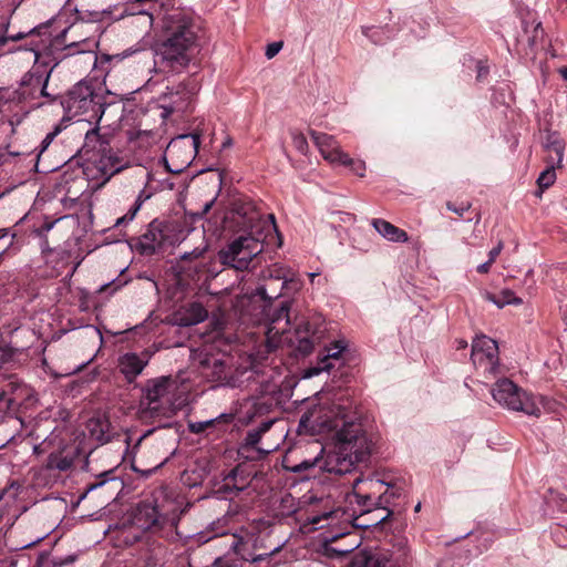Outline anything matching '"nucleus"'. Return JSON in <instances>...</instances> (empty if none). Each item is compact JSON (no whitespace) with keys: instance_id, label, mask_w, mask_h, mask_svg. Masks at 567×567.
Returning <instances> with one entry per match:
<instances>
[{"instance_id":"51","label":"nucleus","mask_w":567,"mask_h":567,"mask_svg":"<svg viewBox=\"0 0 567 567\" xmlns=\"http://www.w3.org/2000/svg\"><path fill=\"white\" fill-rule=\"evenodd\" d=\"M560 73H561V75L564 76V79H566V80H567V68L563 69V70L560 71Z\"/></svg>"},{"instance_id":"44","label":"nucleus","mask_w":567,"mask_h":567,"mask_svg":"<svg viewBox=\"0 0 567 567\" xmlns=\"http://www.w3.org/2000/svg\"><path fill=\"white\" fill-rule=\"evenodd\" d=\"M97 130H91L86 133L85 138L86 141H92L93 138L97 137Z\"/></svg>"},{"instance_id":"29","label":"nucleus","mask_w":567,"mask_h":567,"mask_svg":"<svg viewBox=\"0 0 567 567\" xmlns=\"http://www.w3.org/2000/svg\"><path fill=\"white\" fill-rule=\"evenodd\" d=\"M274 421H267L260 424L258 430L248 432L246 436V445L256 447L259 443L261 435L266 433L272 425Z\"/></svg>"},{"instance_id":"22","label":"nucleus","mask_w":567,"mask_h":567,"mask_svg":"<svg viewBox=\"0 0 567 567\" xmlns=\"http://www.w3.org/2000/svg\"><path fill=\"white\" fill-rule=\"evenodd\" d=\"M75 454L73 451H66L63 449L49 455L47 461V468L66 471L72 466Z\"/></svg>"},{"instance_id":"1","label":"nucleus","mask_w":567,"mask_h":567,"mask_svg":"<svg viewBox=\"0 0 567 567\" xmlns=\"http://www.w3.org/2000/svg\"><path fill=\"white\" fill-rule=\"evenodd\" d=\"M200 28L186 12L174 9L162 17L156 53L161 63L175 72H182L200 52Z\"/></svg>"},{"instance_id":"58","label":"nucleus","mask_w":567,"mask_h":567,"mask_svg":"<svg viewBox=\"0 0 567 567\" xmlns=\"http://www.w3.org/2000/svg\"><path fill=\"white\" fill-rule=\"evenodd\" d=\"M280 548H281L280 546H279V547H277V548H275V549L271 551V554H270V555L278 553V551L280 550Z\"/></svg>"},{"instance_id":"32","label":"nucleus","mask_w":567,"mask_h":567,"mask_svg":"<svg viewBox=\"0 0 567 567\" xmlns=\"http://www.w3.org/2000/svg\"><path fill=\"white\" fill-rule=\"evenodd\" d=\"M216 420L217 419H210L207 421L192 422L189 423L188 429L192 433L198 434L204 432L209 426H212L216 422Z\"/></svg>"},{"instance_id":"53","label":"nucleus","mask_w":567,"mask_h":567,"mask_svg":"<svg viewBox=\"0 0 567 567\" xmlns=\"http://www.w3.org/2000/svg\"><path fill=\"white\" fill-rule=\"evenodd\" d=\"M546 152H547V156L548 157L549 155L554 156L555 157V151H548L546 147H545Z\"/></svg>"},{"instance_id":"10","label":"nucleus","mask_w":567,"mask_h":567,"mask_svg":"<svg viewBox=\"0 0 567 567\" xmlns=\"http://www.w3.org/2000/svg\"><path fill=\"white\" fill-rule=\"evenodd\" d=\"M545 147L550 152L555 151V157L549 155L546 157V162L548 164L547 168L540 173L537 178V184L539 188L543 190L551 186L556 181V172L557 167H561L565 143L563 140L558 138L555 135H549L545 143Z\"/></svg>"},{"instance_id":"61","label":"nucleus","mask_w":567,"mask_h":567,"mask_svg":"<svg viewBox=\"0 0 567 567\" xmlns=\"http://www.w3.org/2000/svg\"><path fill=\"white\" fill-rule=\"evenodd\" d=\"M421 508V504L419 503L416 506H415V512H419Z\"/></svg>"},{"instance_id":"21","label":"nucleus","mask_w":567,"mask_h":567,"mask_svg":"<svg viewBox=\"0 0 567 567\" xmlns=\"http://www.w3.org/2000/svg\"><path fill=\"white\" fill-rule=\"evenodd\" d=\"M95 167L101 172V176L104 181H109L114 174L122 171L123 165L116 156L111 153H103L96 161Z\"/></svg>"},{"instance_id":"30","label":"nucleus","mask_w":567,"mask_h":567,"mask_svg":"<svg viewBox=\"0 0 567 567\" xmlns=\"http://www.w3.org/2000/svg\"><path fill=\"white\" fill-rule=\"evenodd\" d=\"M291 138L296 150L299 151L301 154H307L309 146L305 134L298 131H292Z\"/></svg>"},{"instance_id":"56","label":"nucleus","mask_w":567,"mask_h":567,"mask_svg":"<svg viewBox=\"0 0 567 567\" xmlns=\"http://www.w3.org/2000/svg\"><path fill=\"white\" fill-rule=\"evenodd\" d=\"M317 275H318V274H316V272H311V274H309V277H310L311 281H313V279H315V277H316Z\"/></svg>"},{"instance_id":"50","label":"nucleus","mask_w":567,"mask_h":567,"mask_svg":"<svg viewBox=\"0 0 567 567\" xmlns=\"http://www.w3.org/2000/svg\"><path fill=\"white\" fill-rule=\"evenodd\" d=\"M7 41H8V38H7V37H0V48H1L2 45H4V44L7 43Z\"/></svg>"},{"instance_id":"37","label":"nucleus","mask_w":567,"mask_h":567,"mask_svg":"<svg viewBox=\"0 0 567 567\" xmlns=\"http://www.w3.org/2000/svg\"><path fill=\"white\" fill-rule=\"evenodd\" d=\"M281 48H282V42H272L267 45L265 54L268 59H272L275 55H277L279 53Z\"/></svg>"},{"instance_id":"9","label":"nucleus","mask_w":567,"mask_h":567,"mask_svg":"<svg viewBox=\"0 0 567 567\" xmlns=\"http://www.w3.org/2000/svg\"><path fill=\"white\" fill-rule=\"evenodd\" d=\"M198 91L195 82L179 83L176 86L168 87L162 95V107L164 117L175 112H185Z\"/></svg>"},{"instance_id":"20","label":"nucleus","mask_w":567,"mask_h":567,"mask_svg":"<svg viewBox=\"0 0 567 567\" xmlns=\"http://www.w3.org/2000/svg\"><path fill=\"white\" fill-rule=\"evenodd\" d=\"M146 363L136 353H125L118 360V368L125 378L132 381L143 371Z\"/></svg>"},{"instance_id":"15","label":"nucleus","mask_w":567,"mask_h":567,"mask_svg":"<svg viewBox=\"0 0 567 567\" xmlns=\"http://www.w3.org/2000/svg\"><path fill=\"white\" fill-rule=\"evenodd\" d=\"M164 227V224L158 220H153L148 225L147 230L140 239V247L143 252L152 254L163 245L166 239Z\"/></svg>"},{"instance_id":"24","label":"nucleus","mask_w":567,"mask_h":567,"mask_svg":"<svg viewBox=\"0 0 567 567\" xmlns=\"http://www.w3.org/2000/svg\"><path fill=\"white\" fill-rule=\"evenodd\" d=\"M205 367L212 369L206 375L212 377L214 381L224 382L228 380V368L226 363L219 359H212L204 362Z\"/></svg>"},{"instance_id":"14","label":"nucleus","mask_w":567,"mask_h":567,"mask_svg":"<svg viewBox=\"0 0 567 567\" xmlns=\"http://www.w3.org/2000/svg\"><path fill=\"white\" fill-rule=\"evenodd\" d=\"M322 503V511L312 509L309 513L307 517L308 523L316 525L319 528H323L326 526L334 524L336 522H339L340 518H342L346 515V513L341 508L334 507V505L330 503L329 498H327Z\"/></svg>"},{"instance_id":"31","label":"nucleus","mask_w":567,"mask_h":567,"mask_svg":"<svg viewBox=\"0 0 567 567\" xmlns=\"http://www.w3.org/2000/svg\"><path fill=\"white\" fill-rule=\"evenodd\" d=\"M142 203H143V200H142L141 196H138V198L136 199L134 206L128 210V213L116 219V221L114 224V227H120L123 224L133 220V218L135 217L136 213L141 208Z\"/></svg>"},{"instance_id":"57","label":"nucleus","mask_w":567,"mask_h":567,"mask_svg":"<svg viewBox=\"0 0 567 567\" xmlns=\"http://www.w3.org/2000/svg\"><path fill=\"white\" fill-rule=\"evenodd\" d=\"M390 515V511H388L386 515L381 517L379 522H383Z\"/></svg>"},{"instance_id":"12","label":"nucleus","mask_w":567,"mask_h":567,"mask_svg":"<svg viewBox=\"0 0 567 567\" xmlns=\"http://www.w3.org/2000/svg\"><path fill=\"white\" fill-rule=\"evenodd\" d=\"M310 136L326 161L338 164H348L351 162L349 155L341 151L333 136L316 131H311Z\"/></svg>"},{"instance_id":"5","label":"nucleus","mask_w":567,"mask_h":567,"mask_svg":"<svg viewBox=\"0 0 567 567\" xmlns=\"http://www.w3.org/2000/svg\"><path fill=\"white\" fill-rule=\"evenodd\" d=\"M62 105L71 117L85 114H91L90 117H100L102 113L100 97L87 82L75 84L62 102Z\"/></svg>"},{"instance_id":"34","label":"nucleus","mask_w":567,"mask_h":567,"mask_svg":"<svg viewBox=\"0 0 567 567\" xmlns=\"http://www.w3.org/2000/svg\"><path fill=\"white\" fill-rule=\"evenodd\" d=\"M297 350L302 354H308L313 350V342L309 338H301L298 342Z\"/></svg>"},{"instance_id":"36","label":"nucleus","mask_w":567,"mask_h":567,"mask_svg":"<svg viewBox=\"0 0 567 567\" xmlns=\"http://www.w3.org/2000/svg\"><path fill=\"white\" fill-rule=\"evenodd\" d=\"M347 165L351 166L352 171L360 177H363L365 174V164L362 161H353L351 159L350 163Z\"/></svg>"},{"instance_id":"26","label":"nucleus","mask_w":567,"mask_h":567,"mask_svg":"<svg viewBox=\"0 0 567 567\" xmlns=\"http://www.w3.org/2000/svg\"><path fill=\"white\" fill-rule=\"evenodd\" d=\"M208 313L200 303H192L187 309V316L182 319V324L193 326L203 322Z\"/></svg>"},{"instance_id":"7","label":"nucleus","mask_w":567,"mask_h":567,"mask_svg":"<svg viewBox=\"0 0 567 567\" xmlns=\"http://www.w3.org/2000/svg\"><path fill=\"white\" fill-rule=\"evenodd\" d=\"M264 249L262 241L252 236H243L231 243L227 250L223 251L221 259L237 270L248 269L251 260Z\"/></svg>"},{"instance_id":"43","label":"nucleus","mask_w":567,"mask_h":567,"mask_svg":"<svg viewBox=\"0 0 567 567\" xmlns=\"http://www.w3.org/2000/svg\"><path fill=\"white\" fill-rule=\"evenodd\" d=\"M214 203H215V198H213L209 202L205 203V205L203 207L202 215L207 214L210 210V208L213 207Z\"/></svg>"},{"instance_id":"52","label":"nucleus","mask_w":567,"mask_h":567,"mask_svg":"<svg viewBox=\"0 0 567 567\" xmlns=\"http://www.w3.org/2000/svg\"><path fill=\"white\" fill-rule=\"evenodd\" d=\"M11 155L18 156V155H24L25 152H10Z\"/></svg>"},{"instance_id":"19","label":"nucleus","mask_w":567,"mask_h":567,"mask_svg":"<svg viewBox=\"0 0 567 567\" xmlns=\"http://www.w3.org/2000/svg\"><path fill=\"white\" fill-rule=\"evenodd\" d=\"M371 224L373 228L386 240L393 243H406L409 240V236L405 230L394 226L385 219L375 218Z\"/></svg>"},{"instance_id":"54","label":"nucleus","mask_w":567,"mask_h":567,"mask_svg":"<svg viewBox=\"0 0 567 567\" xmlns=\"http://www.w3.org/2000/svg\"><path fill=\"white\" fill-rule=\"evenodd\" d=\"M21 38V34L10 37L11 40L16 41Z\"/></svg>"},{"instance_id":"2","label":"nucleus","mask_w":567,"mask_h":567,"mask_svg":"<svg viewBox=\"0 0 567 567\" xmlns=\"http://www.w3.org/2000/svg\"><path fill=\"white\" fill-rule=\"evenodd\" d=\"M372 451V441L360 423H346L337 431L333 449L324 456L321 467L336 475L352 472L355 464L364 461Z\"/></svg>"},{"instance_id":"55","label":"nucleus","mask_w":567,"mask_h":567,"mask_svg":"<svg viewBox=\"0 0 567 567\" xmlns=\"http://www.w3.org/2000/svg\"><path fill=\"white\" fill-rule=\"evenodd\" d=\"M268 217H269V219H270V220H271V223H272V227H275V217H274V215H269Z\"/></svg>"},{"instance_id":"59","label":"nucleus","mask_w":567,"mask_h":567,"mask_svg":"<svg viewBox=\"0 0 567 567\" xmlns=\"http://www.w3.org/2000/svg\"><path fill=\"white\" fill-rule=\"evenodd\" d=\"M130 54H132V53H131V52L128 53L127 51H125V52H123V53H122V56H123V58H126V56H128Z\"/></svg>"},{"instance_id":"8","label":"nucleus","mask_w":567,"mask_h":567,"mask_svg":"<svg viewBox=\"0 0 567 567\" xmlns=\"http://www.w3.org/2000/svg\"><path fill=\"white\" fill-rule=\"evenodd\" d=\"M471 358L476 369L494 374L498 367V346L495 340L481 336L474 339Z\"/></svg>"},{"instance_id":"33","label":"nucleus","mask_w":567,"mask_h":567,"mask_svg":"<svg viewBox=\"0 0 567 567\" xmlns=\"http://www.w3.org/2000/svg\"><path fill=\"white\" fill-rule=\"evenodd\" d=\"M471 206L472 204L470 202L461 203L460 205H456L452 202L446 203V208L458 216H463L471 208Z\"/></svg>"},{"instance_id":"47","label":"nucleus","mask_w":567,"mask_h":567,"mask_svg":"<svg viewBox=\"0 0 567 567\" xmlns=\"http://www.w3.org/2000/svg\"><path fill=\"white\" fill-rule=\"evenodd\" d=\"M257 295H259V296H260V297H262V298H266V297H267L266 288H265L264 286L258 287V288H257Z\"/></svg>"},{"instance_id":"48","label":"nucleus","mask_w":567,"mask_h":567,"mask_svg":"<svg viewBox=\"0 0 567 567\" xmlns=\"http://www.w3.org/2000/svg\"><path fill=\"white\" fill-rule=\"evenodd\" d=\"M6 353L0 351V368L6 363L7 358Z\"/></svg>"},{"instance_id":"18","label":"nucleus","mask_w":567,"mask_h":567,"mask_svg":"<svg viewBox=\"0 0 567 567\" xmlns=\"http://www.w3.org/2000/svg\"><path fill=\"white\" fill-rule=\"evenodd\" d=\"M29 388L17 381L10 380L4 389L6 396L3 398L4 412L13 410L20 404V401L29 394Z\"/></svg>"},{"instance_id":"49","label":"nucleus","mask_w":567,"mask_h":567,"mask_svg":"<svg viewBox=\"0 0 567 567\" xmlns=\"http://www.w3.org/2000/svg\"><path fill=\"white\" fill-rule=\"evenodd\" d=\"M43 537H44V536H40V537H38L35 540H32V542H30L29 544L24 545V547H29V546H31V545H33V544H35V543H38V542L42 540V539H43Z\"/></svg>"},{"instance_id":"25","label":"nucleus","mask_w":567,"mask_h":567,"mask_svg":"<svg viewBox=\"0 0 567 567\" xmlns=\"http://www.w3.org/2000/svg\"><path fill=\"white\" fill-rule=\"evenodd\" d=\"M261 278L264 280H267V279L282 280L284 281L282 286H285V284L287 281L292 280V277L290 276L289 270L279 264H274V265L269 266L268 268L264 269L261 271Z\"/></svg>"},{"instance_id":"41","label":"nucleus","mask_w":567,"mask_h":567,"mask_svg":"<svg viewBox=\"0 0 567 567\" xmlns=\"http://www.w3.org/2000/svg\"><path fill=\"white\" fill-rule=\"evenodd\" d=\"M492 264H493V262H492L491 260H487L486 262H484V264H482V265H480V266L477 267V271H478L480 274H486V272H488V271H489V268H491V266H492Z\"/></svg>"},{"instance_id":"60","label":"nucleus","mask_w":567,"mask_h":567,"mask_svg":"<svg viewBox=\"0 0 567 567\" xmlns=\"http://www.w3.org/2000/svg\"><path fill=\"white\" fill-rule=\"evenodd\" d=\"M466 347V342L462 341L460 342V348H465Z\"/></svg>"},{"instance_id":"40","label":"nucleus","mask_w":567,"mask_h":567,"mask_svg":"<svg viewBox=\"0 0 567 567\" xmlns=\"http://www.w3.org/2000/svg\"><path fill=\"white\" fill-rule=\"evenodd\" d=\"M56 135V132H53V133H49L45 138L42 141V144H43V147H42V151L45 150L50 143L53 141V138L55 137Z\"/></svg>"},{"instance_id":"16","label":"nucleus","mask_w":567,"mask_h":567,"mask_svg":"<svg viewBox=\"0 0 567 567\" xmlns=\"http://www.w3.org/2000/svg\"><path fill=\"white\" fill-rule=\"evenodd\" d=\"M173 381L169 378L153 380L145 392V400L150 409L156 410L157 402L162 401L169 392Z\"/></svg>"},{"instance_id":"13","label":"nucleus","mask_w":567,"mask_h":567,"mask_svg":"<svg viewBox=\"0 0 567 567\" xmlns=\"http://www.w3.org/2000/svg\"><path fill=\"white\" fill-rule=\"evenodd\" d=\"M290 326L289 319V305L288 302H282L278 309L274 310V313L270 315L269 324L267 329V348L269 351L275 350L279 340L277 337L285 333Z\"/></svg>"},{"instance_id":"23","label":"nucleus","mask_w":567,"mask_h":567,"mask_svg":"<svg viewBox=\"0 0 567 567\" xmlns=\"http://www.w3.org/2000/svg\"><path fill=\"white\" fill-rule=\"evenodd\" d=\"M485 299L489 302H493L498 308H504L508 305L519 306L523 303L522 298L515 296L514 291L511 289H504L498 295H493L491 292L485 293Z\"/></svg>"},{"instance_id":"27","label":"nucleus","mask_w":567,"mask_h":567,"mask_svg":"<svg viewBox=\"0 0 567 567\" xmlns=\"http://www.w3.org/2000/svg\"><path fill=\"white\" fill-rule=\"evenodd\" d=\"M107 427V423L100 419H91L86 424L90 436L97 442H106Z\"/></svg>"},{"instance_id":"17","label":"nucleus","mask_w":567,"mask_h":567,"mask_svg":"<svg viewBox=\"0 0 567 567\" xmlns=\"http://www.w3.org/2000/svg\"><path fill=\"white\" fill-rule=\"evenodd\" d=\"M347 349V342L344 340L336 341L331 347L327 348V354L318 362L316 367L310 368L306 375L313 377L318 375L323 371H330L332 364L330 363L331 359H339L341 353Z\"/></svg>"},{"instance_id":"3","label":"nucleus","mask_w":567,"mask_h":567,"mask_svg":"<svg viewBox=\"0 0 567 567\" xmlns=\"http://www.w3.org/2000/svg\"><path fill=\"white\" fill-rule=\"evenodd\" d=\"M492 396L499 406L508 411L532 416L540 415L537 398L509 379L498 380L492 388Z\"/></svg>"},{"instance_id":"6","label":"nucleus","mask_w":567,"mask_h":567,"mask_svg":"<svg viewBox=\"0 0 567 567\" xmlns=\"http://www.w3.org/2000/svg\"><path fill=\"white\" fill-rule=\"evenodd\" d=\"M408 556L404 548L396 550L365 548L352 556L349 567H406Z\"/></svg>"},{"instance_id":"46","label":"nucleus","mask_w":567,"mask_h":567,"mask_svg":"<svg viewBox=\"0 0 567 567\" xmlns=\"http://www.w3.org/2000/svg\"><path fill=\"white\" fill-rule=\"evenodd\" d=\"M6 396L4 388H0V411L4 412L3 409V398Z\"/></svg>"},{"instance_id":"38","label":"nucleus","mask_w":567,"mask_h":567,"mask_svg":"<svg viewBox=\"0 0 567 567\" xmlns=\"http://www.w3.org/2000/svg\"><path fill=\"white\" fill-rule=\"evenodd\" d=\"M503 241H498V244L496 245V247H494L489 254H488V260H491L492 262L495 261V259L497 258V256L501 254V251L503 250Z\"/></svg>"},{"instance_id":"28","label":"nucleus","mask_w":567,"mask_h":567,"mask_svg":"<svg viewBox=\"0 0 567 567\" xmlns=\"http://www.w3.org/2000/svg\"><path fill=\"white\" fill-rule=\"evenodd\" d=\"M323 462H324V457H322L321 455H317L312 460H305V461H302V462H300L298 464H295V465L286 464L285 467H286V470H288L289 472H292V473H301V472L308 471V470H310L312 467H316V466H318L321 471L326 472L321 467Z\"/></svg>"},{"instance_id":"42","label":"nucleus","mask_w":567,"mask_h":567,"mask_svg":"<svg viewBox=\"0 0 567 567\" xmlns=\"http://www.w3.org/2000/svg\"><path fill=\"white\" fill-rule=\"evenodd\" d=\"M48 81H49V75L47 76V79H45V81H44V83H43V85H42V89H41V95H42V96H45V97H50V99H51V101H53V97H51V95H50V94L48 93V91H47V87H48Z\"/></svg>"},{"instance_id":"11","label":"nucleus","mask_w":567,"mask_h":567,"mask_svg":"<svg viewBox=\"0 0 567 567\" xmlns=\"http://www.w3.org/2000/svg\"><path fill=\"white\" fill-rule=\"evenodd\" d=\"M359 546L355 536L349 532H340L338 534H327L322 539V553L329 558H340Z\"/></svg>"},{"instance_id":"39","label":"nucleus","mask_w":567,"mask_h":567,"mask_svg":"<svg viewBox=\"0 0 567 567\" xmlns=\"http://www.w3.org/2000/svg\"><path fill=\"white\" fill-rule=\"evenodd\" d=\"M12 489H13L12 497H16L17 491L19 489V485H16L14 483H12L9 488H4L3 491H1L0 492V501L2 499V497L6 494H9Z\"/></svg>"},{"instance_id":"45","label":"nucleus","mask_w":567,"mask_h":567,"mask_svg":"<svg viewBox=\"0 0 567 567\" xmlns=\"http://www.w3.org/2000/svg\"><path fill=\"white\" fill-rule=\"evenodd\" d=\"M53 225H54V223H48V224H44V225L41 227V229H40L39 234H45V233L50 231V230H51V228L53 227Z\"/></svg>"},{"instance_id":"35","label":"nucleus","mask_w":567,"mask_h":567,"mask_svg":"<svg viewBox=\"0 0 567 567\" xmlns=\"http://www.w3.org/2000/svg\"><path fill=\"white\" fill-rule=\"evenodd\" d=\"M74 48H79V50L75 51L78 53L92 52L91 43L87 40H83V41L78 42V43L73 42V43L68 45L69 50H72Z\"/></svg>"},{"instance_id":"4","label":"nucleus","mask_w":567,"mask_h":567,"mask_svg":"<svg viewBox=\"0 0 567 567\" xmlns=\"http://www.w3.org/2000/svg\"><path fill=\"white\" fill-rule=\"evenodd\" d=\"M199 143L198 134H182L173 138L164 153L166 168L174 174L184 172L194 161Z\"/></svg>"}]
</instances>
